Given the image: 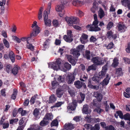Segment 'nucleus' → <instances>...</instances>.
Here are the masks:
<instances>
[{
    "mask_svg": "<svg viewBox=\"0 0 130 130\" xmlns=\"http://www.w3.org/2000/svg\"><path fill=\"white\" fill-rule=\"evenodd\" d=\"M13 39L16 41L17 42L20 43L21 42V40L17 37L15 36H13L12 37Z\"/></svg>",
    "mask_w": 130,
    "mask_h": 130,
    "instance_id": "obj_58",
    "label": "nucleus"
},
{
    "mask_svg": "<svg viewBox=\"0 0 130 130\" xmlns=\"http://www.w3.org/2000/svg\"><path fill=\"white\" fill-rule=\"evenodd\" d=\"M113 44L112 42H110L107 46V49H110L113 46Z\"/></svg>",
    "mask_w": 130,
    "mask_h": 130,
    "instance_id": "obj_59",
    "label": "nucleus"
},
{
    "mask_svg": "<svg viewBox=\"0 0 130 130\" xmlns=\"http://www.w3.org/2000/svg\"><path fill=\"white\" fill-rule=\"evenodd\" d=\"M64 128L67 130H71L74 127V125L70 123H66L64 126Z\"/></svg>",
    "mask_w": 130,
    "mask_h": 130,
    "instance_id": "obj_15",
    "label": "nucleus"
},
{
    "mask_svg": "<svg viewBox=\"0 0 130 130\" xmlns=\"http://www.w3.org/2000/svg\"><path fill=\"white\" fill-rule=\"evenodd\" d=\"M88 36L84 34H83L80 38V40L82 44H85L87 42Z\"/></svg>",
    "mask_w": 130,
    "mask_h": 130,
    "instance_id": "obj_13",
    "label": "nucleus"
},
{
    "mask_svg": "<svg viewBox=\"0 0 130 130\" xmlns=\"http://www.w3.org/2000/svg\"><path fill=\"white\" fill-rule=\"evenodd\" d=\"M66 57L69 61L73 58V57L71 55H66Z\"/></svg>",
    "mask_w": 130,
    "mask_h": 130,
    "instance_id": "obj_64",
    "label": "nucleus"
},
{
    "mask_svg": "<svg viewBox=\"0 0 130 130\" xmlns=\"http://www.w3.org/2000/svg\"><path fill=\"white\" fill-rule=\"evenodd\" d=\"M117 27L118 30L121 32L125 31L126 29V27L124 24L121 22L118 23Z\"/></svg>",
    "mask_w": 130,
    "mask_h": 130,
    "instance_id": "obj_8",
    "label": "nucleus"
},
{
    "mask_svg": "<svg viewBox=\"0 0 130 130\" xmlns=\"http://www.w3.org/2000/svg\"><path fill=\"white\" fill-rule=\"evenodd\" d=\"M116 74L117 75V76H120L122 75L123 73L121 68H119L116 69Z\"/></svg>",
    "mask_w": 130,
    "mask_h": 130,
    "instance_id": "obj_25",
    "label": "nucleus"
},
{
    "mask_svg": "<svg viewBox=\"0 0 130 130\" xmlns=\"http://www.w3.org/2000/svg\"><path fill=\"white\" fill-rule=\"evenodd\" d=\"M65 6L62 5H59L57 6L55 8L56 11L59 12L58 14L61 17H62L65 14V11L64 10Z\"/></svg>",
    "mask_w": 130,
    "mask_h": 130,
    "instance_id": "obj_6",
    "label": "nucleus"
},
{
    "mask_svg": "<svg viewBox=\"0 0 130 130\" xmlns=\"http://www.w3.org/2000/svg\"><path fill=\"white\" fill-rule=\"evenodd\" d=\"M93 96L97 99L99 101H101L103 98L102 95L98 91L95 92H94Z\"/></svg>",
    "mask_w": 130,
    "mask_h": 130,
    "instance_id": "obj_12",
    "label": "nucleus"
},
{
    "mask_svg": "<svg viewBox=\"0 0 130 130\" xmlns=\"http://www.w3.org/2000/svg\"><path fill=\"white\" fill-rule=\"evenodd\" d=\"M98 22V20H94L92 25H88L86 26V28L90 31H100L101 29L97 26Z\"/></svg>",
    "mask_w": 130,
    "mask_h": 130,
    "instance_id": "obj_3",
    "label": "nucleus"
},
{
    "mask_svg": "<svg viewBox=\"0 0 130 130\" xmlns=\"http://www.w3.org/2000/svg\"><path fill=\"white\" fill-rule=\"evenodd\" d=\"M17 94V90L15 89H14V92L11 95V98L12 99L14 100L15 99L16 96Z\"/></svg>",
    "mask_w": 130,
    "mask_h": 130,
    "instance_id": "obj_35",
    "label": "nucleus"
},
{
    "mask_svg": "<svg viewBox=\"0 0 130 130\" xmlns=\"http://www.w3.org/2000/svg\"><path fill=\"white\" fill-rule=\"evenodd\" d=\"M85 120L88 122H92V123L93 119L91 117L87 115L85 118Z\"/></svg>",
    "mask_w": 130,
    "mask_h": 130,
    "instance_id": "obj_38",
    "label": "nucleus"
},
{
    "mask_svg": "<svg viewBox=\"0 0 130 130\" xmlns=\"http://www.w3.org/2000/svg\"><path fill=\"white\" fill-rule=\"evenodd\" d=\"M98 15L100 19H102L104 16L105 14L104 12L102 9L100 8L98 11Z\"/></svg>",
    "mask_w": 130,
    "mask_h": 130,
    "instance_id": "obj_27",
    "label": "nucleus"
},
{
    "mask_svg": "<svg viewBox=\"0 0 130 130\" xmlns=\"http://www.w3.org/2000/svg\"><path fill=\"white\" fill-rule=\"evenodd\" d=\"M117 114L121 119H123V116L122 112L121 111H118L116 112Z\"/></svg>",
    "mask_w": 130,
    "mask_h": 130,
    "instance_id": "obj_51",
    "label": "nucleus"
},
{
    "mask_svg": "<svg viewBox=\"0 0 130 130\" xmlns=\"http://www.w3.org/2000/svg\"><path fill=\"white\" fill-rule=\"evenodd\" d=\"M12 66L10 65H7L6 67V70L7 72L9 73V72H11V70H12Z\"/></svg>",
    "mask_w": 130,
    "mask_h": 130,
    "instance_id": "obj_42",
    "label": "nucleus"
},
{
    "mask_svg": "<svg viewBox=\"0 0 130 130\" xmlns=\"http://www.w3.org/2000/svg\"><path fill=\"white\" fill-rule=\"evenodd\" d=\"M125 50L127 53H130V42L128 43L127 47Z\"/></svg>",
    "mask_w": 130,
    "mask_h": 130,
    "instance_id": "obj_54",
    "label": "nucleus"
},
{
    "mask_svg": "<svg viewBox=\"0 0 130 130\" xmlns=\"http://www.w3.org/2000/svg\"><path fill=\"white\" fill-rule=\"evenodd\" d=\"M75 79V77L72 74H68L67 77V80L68 84H71L73 82Z\"/></svg>",
    "mask_w": 130,
    "mask_h": 130,
    "instance_id": "obj_9",
    "label": "nucleus"
},
{
    "mask_svg": "<svg viewBox=\"0 0 130 130\" xmlns=\"http://www.w3.org/2000/svg\"><path fill=\"white\" fill-rule=\"evenodd\" d=\"M92 61L96 65H99L104 63V60L103 58L99 57H94L92 59Z\"/></svg>",
    "mask_w": 130,
    "mask_h": 130,
    "instance_id": "obj_5",
    "label": "nucleus"
},
{
    "mask_svg": "<svg viewBox=\"0 0 130 130\" xmlns=\"http://www.w3.org/2000/svg\"><path fill=\"white\" fill-rule=\"evenodd\" d=\"M110 78L109 76H108V75H107L106 78H105L101 83L98 84L97 85H90L89 86V88L94 89L96 90H98L99 88V86L101 84L103 86L107 85L109 83V80L110 79Z\"/></svg>",
    "mask_w": 130,
    "mask_h": 130,
    "instance_id": "obj_1",
    "label": "nucleus"
},
{
    "mask_svg": "<svg viewBox=\"0 0 130 130\" xmlns=\"http://www.w3.org/2000/svg\"><path fill=\"white\" fill-rule=\"evenodd\" d=\"M83 112L85 114L90 113L91 110L89 108V106L85 104L84 105L83 109Z\"/></svg>",
    "mask_w": 130,
    "mask_h": 130,
    "instance_id": "obj_14",
    "label": "nucleus"
},
{
    "mask_svg": "<svg viewBox=\"0 0 130 130\" xmlns=\"http://www.w3.org/2000/svg\"><path fill=\"white\" fill-rule=\"evenodd\" d=\"M53 23L54 26L56 27L58 25V21L56 20H54L53 21Z\"/></svg>",
    "mask_w": 130,
    "mask_h": 130,
    "instance_id": "obj_61",
    "label": "nucleus"
},
{
    "mask_svg": "<svg viewBox=\"0 0 130 130\" xmlns=\"http://www.w3.org/2000/svg\"><path fill=\"white\" fill-rule=\"evenodd\" d=\"M27 48L30 49L31 51H33L34 49V47L32 46V45L30 44H29L28 41H27Z\"/></svg>",
    "mask_w": 130,
    "mask_h": 130,
    "instance_id": "obj_41",
    "label": "nucleus"
},
{
    "mask_svg": "<svg viewBox=\"0 0 130 130\" xmlns=\"http://www.w3.org/2000/svg\"><path fill=\"white\" fill-rule=\"evenodd\" d=\"M94 111L95 112H97L98 113L100 114L101 112L103 111V110L100 108H98L94 109Z\"/></svg>",
    "mask_w": 130,
    "mask_h": 130,
    "instance_id": "obj_56",
    "label": "nucleus"
},
{
    "mask_svg": "<svg viewBox=\"0 0 130 130\" xmlns=\"http://www.w3.org/2000/svg\"><path fill=\"white\" fill-rule=\"evenodd\" d=\"M90 52L89 51H86V52L85 57L88 59H89L90 56Z\"/></svg>",
    "mask_w": 130,
    "mask_h": 130,
    "instance_id": "obj_49",
    "label": "nucleus"
},
{
    "mask_svg": "<svg viewBox=\"0 0 130 130\" xmlns=\"http://www.w3.org/2000/svg\"><path fill=\"white\" fill-rule=\"evenodd\" d=\"M5 46L7 48L9 47V42L5 39H4L3 40Z\"/></svg>",
    "mask_w": 130,
    "mask_h": 130,
    "instance_id": "obj_50",
    "label": "nucleus"
},
{
    "mask_svg": "<svg viewBox=\"0 0 130 130\" xmlns=\"http://www.w3.org/2000/svg\"><path fill=\"white\" fill-rule=\"evenodd\" d=\"M62 88H61V90H62V91L63 90L66 91L68 88V86L64 84L62 86Z\"/></svg>",
    "mask_w": 130,
    "mask_h": 130,
    "instance_id": "obj_63",
    "label": "nucleus"
},
{
    "mask_svg": "<svg viewBox=\"0 0 130 130\" xmlns=\"http://www.w3.org/2000/svg\"><path fill=\"white\" fill-rule=\"evenodd\" d=\"M84 46L83 45H79L76 48V49L78 51L80 52L82 51L84 48Z\"/></svg>",
    "mask_w": 130,
    "mask_h": 130,
    "instance_id": "obj_45",
    "label": "nucleus"
},
{
    "mask_svg": "<svg viewBox=\"0 0 130 130\" xmlns=\"http://www.w3.org/2000/svg\"><path fill=\"white\" fill-rule=\"evenodd\" d=\"M71 53L75 57H77L80 55L79 52L76 49H71Z\"/></svg>",
    "mask_w": 130,
    "mask_h": 130,
    "instance_id": "obj_19",
    "label": "nucleus"
},
{
    "mask_svg": "<svg viewBox=\"0 0 130 130\" xmlns=\"http://www.w3.org/2000/svg\"><path fill=\"white\" fill-rule=\"evenodd\" d=\"M96 65L94 64L91 66H89L88 68L87 69V71L88 72L91 70H95L96 69Z\"/></svg>",
    "mask_w": 130,
    "mask_h": 130,
    "instance_id": "obj_33",
    "label": "nucleus"
},
{
    "mask_svg": "<svg viewBox=\"0 0 130 130\" xmlns=\"http://www.w3.org/2000/svg\"><path fill=\"white\" fill-rule=\"evenodd\" d=\"M113 33H107V37L109 39L113 38L115 39L117 37L116 34H113Z\"/></svg>",
    "mask_w": 130,
    "mask_h": 130,
    "instance_id": "obj_31",
    "label": "nucleus"
},
{
    "mask_svg": "<svg viewBox=\"0 0 130 130\" xmlns=\"http://www.w3.org/2000/svg\"><path fill=\"white\" fill-rule=\"evenodd\" d=\"M113 23L111 22H109L107 25V29L109 30L113 26Z\"/></svg>",
    "mask_w": 130,
    "mask_h": 130,
    "instance_id": "obj_53",
    "label": "nucleus"
},
{
    "mask_svg": "<svg viewBox=\"0 0 130 130\" xmlns=\"http://www.w3.org/2000/svg\"><path fill=\"white\" fill-rule=\"evenodd\" d=\"M72 3L73 5L77 7L81 6L82 5V2L77 0H74Z\"/></svg>",
    "mask_w": 130,
    "mask_h": 130,
    "instance_id": "obj_24",
    "label": "nucleus"
},
{
    "mask_svg": "<svg viewBox=\"0 0 130 130\" xmlns=\"http://www.w3.org/2000/svg\"><path fill=\"white\" fill-rule=\"evenodd\" d=\"M64 67H60V70L64 72H66L67 70L70 69L71 68V65L67 62L65 63L64 65Z\"/></svg>",
    "mask_w": 130,
    "mask_h": 130,
    "instance_id": "obj_11",
    "label": "nucleus"
},
{
    "mask_svg": "<svg viewBox=\"0 0 130 130\" xmlns=\"http://www.w3.org/2000/svg\"><path fill=\"white\" fill-rule=\"evenodd\" d=\"M100 128L99 125L96 124L94 126L91 128V130H99Z\"/></svg>",
    "mask_w": 130,
    "mask_h": 130,
    "instance_id": "obj_44",
    "label": "nucleus"
},
{
    "mask_svg": "<svg viewBox=\"0 0 130 130\" xmlns=\"http://www.w3.org/2000/svg\"><path fill=\"white\" fill-rule=\"evenodd\" d=\"M51 7V3L50 2L48 4V7L46 10L44 12L43 16L44 15H46V14L48 15V14L50 13Z\"/></svg>",
    "mask_w": 130,
    "mask_h": 130,
    "instance_id": "obj_21",
    "label": "nucleus"
},
{
    "mask_svg": "<svg viewBox=\"0 0 130 130\" xmlns=\"http://www.w3.org/2000/svg\"><path fill=\"white\" fill-rule=\"evenodd\" d=\"M123 118L125 120H128L130 121V114L127 113L123 116Z\"/></svg>",
    "mask_w": 130,
    "mask_h": 130,
    "instance_id": "obj_37",
    "label": "nucleus"
},
{
    "mask_svg": "<svg viewBox=\"0 0 130 130\" xmlns=\"http://www.w3.org/2000/svg\"><path fill=\"white\" fill-rule=\"evenodd\" d=\"M62 65L61 60L60 59H57V60L56 63L52 62L48 63V67L56 70L59 69H60V67H62Z\"/></svg>",
    "mask_w": 130,
    "mask_h": 130,
    "instance_id": "obj_2",
    "label": "nucleus"
},
{
    "mask_svg": "<svg viewBox=\"0 0 130 130\" xmlns=\"http://www.w3.org/2000/svg\"><path fill=\"white\" fill-rule=\"evenodd\" d=\"M53 116L52 113H47L46 114L44 118V120H51L53 119Z\"/></svg>",
    "mask_w": 130,
    "mask_h": 130,
    "instance_id": "obj_29",
    "label": "nucleus"
},
{
    "mask_svg": "<svg viewBox=\"0 0 130 130\" xmlns=\"http://www.w3.org/2000/svg\"><path fill=\"white\" fill-rule=\"evenodd\" d=\"M100 79L99 76H94L92 78V80L95 82H98L100 80Z\"/></svg>",
    "mask_w": 130,
    "mask_h": 130,
    "instance_id": "obj_39",
    "label": "nucleus"
},
{
    "mask_svg": "<svg viewBox=\"0 0 130 130\" xmlns=\"http://www.w3.org/2000/svg\"><path fill=\"white\" fill-rule=\"evenodd\" d=\"M76 12L80 17H82L84 15V13L80 10L77 11Z\"/></svg>",
    "mask_w": 130,
    "mask_h": 130,
    "instance_id": "obj_55",
    "label": "nucleus"
},
{
    "mask_svg": "<svg viewBox=\"0 0 130 130\" xmlns=\"http://www.w3.org/2000/svg\"><path fill=\"white\" fill-rule=\"evenodd\" d=\"M121 2L123 5L127 6L130 10V0H122Z\"/></svg>",
    "mask_w": 130,
    "mask_h": 130,
    "instance_id": "obj_20",
    "label": "nucleus"
},
{
    "mask_svg": "<svg viewBox=\"0 0 130 130\" xmlns=\"http://www.w3.org/2000/svg\"><path fill=\"white\" fill-rule=\"evenodd\" d=\"M84 84V83L79 80L76 81L74 83V85L76 88L79 89L81 88Z\"/></svg>",
    "mask_w": 130,
    "mask_h": 130,
    "instance_id": "obj_18",
    "label": "nucleus"
},
{
    "mask_svg": "<svg viewBox=\"0 0 130 130\" xmlns=\"http://www.w3.org/2000/svg\"><path fill=\"white\" fill-rule=\"evenodd\" d=\"M48 122L47 121L43 120L40 123V125L42 126H44L47 125Z\"/></svg>",
    "mask_w": 130,
    "mask_h": 130,
    "instance_id": "obj_43",
    "label": "nucleus"
},
{
    "mask_svg": "<svg viewBox=\"0 0 130 130\" xmlns=\"http://www.w3.org/2000/svg\"><path fill=\"white\" fill-rule=\"evenodd\" d=\"M58 124V122L57 119H55L51 123V126H57Z\"/></svg>",
    "mask_w": 130,
    "mask_h": 130,
    "instance_id": "obj_36",
    "label": "nucleus"
},
{
    "mask_svg": "<svg viewBox=\"0 0 130 130\" xmlns=\"http://www.w3.org/2000/svg\"><path fill=\"white\" fill-rule=\"evenodd\" d=\"M56 100V99L54 95H51L49 98V100L48 102V103H54Z\"/></svg>",
    "mask_w": 130,
    "mask_h": 130,
    "instance_id": "obj_30",
    "label": "nucleus"
},
{
    "mask_svg": "<svg viewBox=\"0 0 130 130\" xmlns=\"http://www.w3.org/2000/svg\"><path fill=\"white\" fill-rule=\"evenodd\" d=\"M58 81L60 83H63L64 82L65 80V76L64 75H59L56 76Z\"/></svg>",
    "mask_w": 130,
    "mask_h": 130,
    "instance_id": "obj_22",
    "label": "nucleus"
},
{
    "mask_svg": "<svg viewBox=\"0 0 130 130\" xmlns=\"http://www.w3.org/2000/svg\"><path fill=\"white\" fill-rule=\"evenodd\" d=\"M58 85V83L55 81L53 82L52 83V86L53 88L54 89H55L56 87Z\"/></svg>",
    "mask_w": 130,
    "mask_h": 130,
    "instance_id": "obj_52",
    "label": "nucleus"
},
{
    "mask_svg": "<svg viewBox=\"0 0 130 130\" xmlns=\"http://www.w3.org/2000/svg\"><path fill=\"white\" fill-rule=\"evenodd\" d=\"M39 110L37 108L35 109L33 112V114L35 117H37L39 114Z\"/></svg>",
    "mask_w": 130,
    "mask_h": 130,
    "instance_id": "obj_47",
    "label": "nucleus"
},
{
    "mask_svg": "<svg viewBox=\"0 0 130 130\" xmlns=\"http://www.w3.org/2000/svg\"><path fill=\"white\" fill-rule=\"evenodd\" d=\"M107 70V67L106 65H105L103 67L102 71L99 73V74L98 76H99V77L100 78V79L101 78H103L104 77H105V76L106 77V75H108L107 74L106 75V71ZM106 78V77L105 78Z\"/></svg>",
    "mask_w": 130,
    "mask_h": 130,
    "instance_id": "obj_7",
    "label": "nucleus"
},
{
    "mask_svg": "<svg viewBox=\"0 0 130 130\" xmlns=\"http://www.w3.org/2000/svg\"><path fill=\"white\" fill-rule=\"evenodd\" d=\"M117 58H114L113 60V63L112 64V65L115 68L118 66L119 64Z\"/></svg>",
    "mask_w": 130,
    "mask_h": 130,
    "instance_id": "obj_32",
    "label": "nucleus"
},
{
    "mask_svg": "<svg viewBox=\"0 0 130 130\" xmlns=\"http://www.w3.org/2000/svg\"><path fill=\"white\" fill-rule=\"evenodd\" d=\"M9 57L12 62H14L15 61L14 55V53L12 51H10L9 53Z\"/></svg>",
    "mask_w": 130,
    "mask_h": 130,
    "instance_id": "obj_28",
    "label": "nucleus"
},
{
    "mask_svg": "<svg viewBox=\"0 0 130 130\" xmlns=\"http://www.w3.org/2000/svg\"><path fill=\"white\" fill-rule=\"evenodd\" d=\"M68 3V1L67 0H61V5H63L64 6L65 5Z\"/></svg>",
    "mask_w": 130,
    "mask_h": 130,
    "instance_id": "obj_62",
    "label": "nucleus"
},
{
    "mask_svg": "<svg viewBox=\"0 0 130 130\" xmlns=\"http://www.w3.org/2000/svg\"><path fill=\"white\" fill-rule=\"evenodd\" d=\"M73 36L71 33H67V35H65L64 36L63 38L66 41L71 42L73 41L72 37Z\"/></svg>",
    "mask_w": 130,
    "mask_h": 130,
    "instance_id": "obj_10",
    "label": "nucleus"
},
{
    "mask_svg": "<svg viewBox=\"0 0 130 130\" xmlns=\"http://www.w3.org/2000/svg\"><path fill=\"white\" fill-rule=\"evenodd\" d=\"M63 94V92L61 89L58 88L56 91V94L58 97L59 98H61L62 95Z\"/></svg>",
    "mask_w": 130,
    "mask_h": 130,
    "instance_id": "obj_23",
    "label": "nucleus"
},
{
    "mask_svg": "<svg viewBox=\"0 0 130 130\" xmlns=\"http://www.w3.org/2000/svg\"><path fill=\"white\" fill-rule=\"evenodd\" d=\"M97 6L94 4L93 7L91 8V10L93 13H95V11L97 10Z\"/></svg>",
    "mask_w": 130,
    "mask_h": 130,
    "instance_id": "obj_40",
    "label": "nucleus"
},
{
    "mask_svg": "<svg viewBox=\"0 0 130 130\" xmlns=\"http://www.w3.org/2000/svg\"><path fill=\"white\" fill-rule=\"evenodd\" d=\"M43 17L45 25L47 26H50L51 21L50 20L48 19V15L47 14L44 15Z\"/></svg>",
    "mask_w": 130,
    "mask_h": 130,
    "instance_id": "obj_16",
    "label": "nucleus"
},
{
    "mask_svg": "<svg viewBox=\"0 0 130 130\" xmlns=\"http://www.w3.org/2000/svg\"><path fill=\"white\" fill-rule=\"evenodd\" d=\"M33 29L35 32H40L41 31V29L38 26L36 27H34Z\"/></svg>",
    "mask_w": 130,
    "mask_h": 130,
    "instance_id": "obj_46",
    "label": "nucleus"
},
{
    "mask_svg": "<svg viewBox=\"0 0 130 130\" xmlns=\"http://www.w3.org/2000/svg\"><path fill=\"white\" fill-rule=\"evenodd\" d=\"M76 105V101H74L72 103L69 104V106L67 107V108L68 109H70L71 110H73L75 109Z\"/></svg>",
    "mask_w": 130,
    "mask_h": 130,
    "instance_id": "obj_17",
    "label": "nucleus"
},
{
    "mask_svg": "<svg viewBox=\"0 0 130 130\" xmlns=\"http://www.w3.org/2000/svg\"><path fill=\"white\" fill-rule=\"evenodd\" d=\"M114 128L111 125L107 126L105 128V130H114Z\"/></svg>",
    "mask_w": 130,
    "mask_h": 130,
    "instance_id": "obj_57",
    "label": "nucleus"
},
{
    "mask_svg": "<svg viewBox=\"0 0 130 130\" xmlns=\"http://www.w3.org/2000/svg\"><path fill=\"white\" fill-rule=\"evenodd\" d=\"M68 91L71 96H73L75 95V92L74 90L69 89Z\"/></svg>",
    "mask_w": 130,
    "mask_h": 130,
    "instance_id": "obj_48",
    "label": "nucleus"
},
{
    "mask_svg": "<svg viewBox=\"0 0 130 130\" xmlns=\"http://www.w3.org/2000/svg\"><path fill=\"white\" fill-rule=\"evenodd\" d=\"M20 69V67L17 66L12 69L11 72L14 75H15L18 73V70Z\"/></svg>",
    "mask_w": 130,
    "mask_h": 130,
    "instance_id": "obj_26",
    "label": "nucleus"
},
{
    "mask_svg": "<svg viewBox=\"0 0 130 130\" xmlns=\"http://www.w3.org/2000/svg\"><path fill=\"white\" fill-rule=\"evenodd\" d=\"M123 60L126 63H127L128 64H130V60L129 59L127 58H124Z\"/></svg>",
    "mask_w": 130,
    "mask_h": 130,
    "instance_id": "obj_60",
    "label": "nucleus"
},
{
    "mask_svg": "<svg viewBox=\"0 0 130 130\" xmlns=\"http://www.w3.org/2000/svg\"><path fill=\"white\" fill-rule=\"evenodd\" d=\"M88 78L87 75H82L80 79V80L83 82L85 81Z\"/></svg>",
    "mask_w": 130,
    "mask_h": 130,
    "instance_id": "obj_34",
    "label": "nucleus"
},
{
    "mask_svg": "<svg viewBox=\"0 0 130 130\" xmlns=\"http://www.w3.org/2000/svg\"><path fill=\"white\" fill-rule=\"evenodd\" d=\"M65 20L70 26H73V24H77L79 22V19L76 17H67L65 18Z\"/></svg>",
    "mask_w": 130,
    "mask_h": 130,
    "instance_id": "obj_4",
    "label": "nucleus"
}]
</instances>
